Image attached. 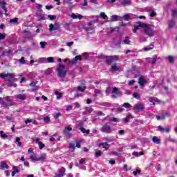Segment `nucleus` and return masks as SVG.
Returning <instances> with one entry per match:
<instances>
[{
    "mask_svg": "<svg viewBox=\"0 0 177 177\" xmlns=\"http://www.w3.org/2000/svg\"><path fill=\"white\" fill-rule=\"evenodd\" d=\"M10 23H19V18L10 19Z\"/></svg>",
    "mask_w": 177,
    "mask_h": 177,
    "instance_id": "79ce46f5",
    "label": "nucleus"
},
{
    "mask_svg": "<svg viewBox=\"0 0 177 177\" xmlns=\"http://www.w3.org/2000/svg\"><path fill=\"white\" fill-rule=\"evenodd\" d=\"M71 131H73V128L71 127H65L63 131V135L68 139H70V138H71V133H70Z\"/></svg>",
    "mask_w": 177,
    "mask_h": 177,
    "instance_id": "39448f33",
    "label": "nucleus"
},
{
    "mask_svg": "<svg viewBox=\"0 0 177 177\" xmlns=\"http://www.w3.org/2000/svg\"><path fill=\"white\" fill-rule=\"evenodd\" d=\"M167 59H168V60H169V62L170 63H174V57H172V56H169V57H167Z\"/></svg>",
    "mask_w": 177,
    "mask_h": 177,
    "instance_id": "864d4df0",
    "label": "nucleus"
},
{
    "mask_svg": "<svg viewBox=\"0 0 177 177\" xmlns=\"http://www.w3.org/2000/svg\"><path fill=\"white\" fill-rule=\"evenodd\" d=\"M8 168H9V165H8V164H6V162H5V161H1V165H0V169H8Z\"/></svg>",
    "mask_w": 177,
    "mask_h": 177,
    "instance_id": "dca6fc26",
    "label": "nucleus"
},
{
    "mask_svg": "<svg viewBox=\"0 0 177 177\" xmlns=\"http://www.w3.org/2000/svg\"><path fill=\"white\" fill-rule=\"evenodd\" d=\"M61 116H62V113L60 112H57L54 114V118H55V120H57V118H59V117H61Z\"/></svg>",
    "mask_w": 177,
    "mask_h": 177,
    "instance_id": "ea45409f",
    "label": "nucleus"
},
{
    "mask_svg": "<svg viewBox=\"0 0 177 177\" xmlns=\"http://www.w3.org/2000/svg\"><path fill=\"white\" fill-rule=\"evenodd\" d=\"M30 160L32 161H44L45 158H46V154H41V156L37 158V156L31 155L30 156Z\"/></svg>",
    "mask_w": 177,
    "mask_h": 177,
    "instance_id": "423d86ee",
    "label": "nucleus"
},
{
    "mask_svg": "<svg viewBox=\"0 0 177 177\" xmlns=\"http://www.w3.org/2000/svg\"><path fill=\"white\" fill-rule=\"evenodd\" d=\"M119 1L120 2V5H122V6H129L131 3V0H124V1L119 0ZM108 2L114 3L115 2V0H108Z\"/></svg>",
    "mask_w": 177,
    "mask_h": 177,
    "instance_id": "0eeeda50",
    "label": "nucleus"
},
{
    "mask_svg": "<svg viewBox=\"0 0 177 177\" xmlns=\"http://www.w3.org/2000/svg\"><path fill=\"white\" fill-rule=\"evenodd\" d=\"M12 50H8L7 52L3 51L1 53V56H8V55H10V53H12Z\"/></svg>",
    "mask_w": 177,
    "mask_h": 177,
    "instance_id": "c85d7f7f",
    "label": "nucleus"
},
{
    "mask_svg": "<svg viewBox=\"0 0 177 177\" xmlns=\"http://www.w3.org/2000/svg\"><path fill=\"white\" fill-rule=\"evenodd\" d=\"M176 15H177V10H172L171 16H176Z\"/></svg>",
    "mask_w": 177,
    "mask_h": 177,
    "instance_id": "680f3d73",
    "label": "nucleus"
},
{
    "mask_svg": "<svg viewBox=\"0 0 177 177\" xmlns=\"http://www.w3.org/2000/svg\"><path fill=\"white\" fill-rule=\"evenodd\" d=\"M46 9L50 10V9H53V6H46Z\"/></svg>",
    "mask_w": 177,
    "mask_h": 177,
    "instance_id": "774afa93",
    "label": "nucleus"
},
{
    "mask_svg": "<svg viewBox=\"0 0 177 177\" xmlns=\"http://www.w3.org/2000/svg\"><path fill=\"white\" fill-rule=\"evenodd\" d=\"M66 174V168L62 167L61 169L59 171L58 174H56V177H63Z\"/></svg>",
    "mask_w": 177,
    "mask_h": 177,
    "instance_id": "9b49d317",
    "label": "nucleus"
},
{
    "mask_svg": "<svg viewBox=\"0 0 177 177\" xmlns=\"http://www.w3.org/2000/svg\"><path fill=\"white\" fill-rule=\"evenodd\" d=\"M38 145L40 150H42V149L45 147V144H44L42 142H39Z\"/></svg>",
    "mask_w": 177,
    "mask_h": 177,
    "instance_id": "58836bf2",
    "label": "nucleus"
},
{
    "mask_svg": "<svg viewBox=\"0 0 177 177\" xmlns=\"http://www.w3.org/2000/svg\"><path fill=\"white\" fill-rule=\"evenodd\" d=\"M4 100H5L6 102H7L8 103H10V102H12V98H10V96H7V97H4Z\"/></svg>",
    "mask_w": 177,
    "mask_h": 177,
    "instance_id": "de8ad7c7",
    "label": "nucleus"
},
{
    "mask_svg": "<svg viewBox=\"0 0 177 177\" xmlns=\"http://www.w3.org/2000/svg\"><path fill=\"white\" fill-rule=\"evenodd\" d=\"M15 142H18V146H21V142H20V138H19V137H17V138H16V139H15Z\"/></svg>",
    "mask_w": 177,
    "mask_h": 177,
    "instance_id": "5fc2aeb1",
    "label": "nucleus"
},
{
    "mask_svg": "<svg viewBox=\"0 0 177 177\" xmlns=\"http://www.w3.org/2000/svg\"><path fill=\"white\" fill-rule=\"evenodd\" d=\"M48 19H49V20H55L56 15H48Z\"/></svg>",
    "mask_w": 177,
    "mask_h": 177,
    "instance_id": "603ef678",
    "label": "nucleus"
},
{
    "mask_svg": "<svg viewBox=\"0 0 177 177\" xmlns=\"http://www.w3.org/2000/svg\"><path fill=\"white\" fill-rule=\"evenodd\" d=\"M60 26H58L55 24V25H53V24H50L49 25V31L52 32V31H56L57 30H59Z\"/></svg>",
    "mask_w": 177,
    "mask_h": 177,
    "instance_id": "9d476101",
    "label": "nucleus"
},
{
    "mask_svg": "<svg viewBox=\"0 0 177 177\" xmlns=\"http://www.w3.org/2000/svg\"><path fill=\"white\" fill-rule=\"evenodd\" d=\"M1 78L3 80H7V86L10 88V86H13V81L10 80L9 78H15V74L13 73H8V74H0Z\"/></svg>",
    "mask_w": 177,
    "mask_h": 177,
    "instance_id": "f257e3e1",
    "label": "nucleus"
},
{
    "mask_svg": "<svg viewBox=\"0 0 177 177\" xmlns=\"http://www.w3.org/2000/svg\"><path fill=\"white\" fill-rule=\"evenodd\" d=\"M118 70H120V68L117 66V64L115 63L111 67L110 71H118Z\"/></svg>",
    "mask_w": 177,
    "mask_h": 177,
    "instance_id": "5701e85b",
    "label": "nucleus"
},
{
    "mask_svg": "<svg viewBox=\"0 0 177 177\" xmlns=\"http://www.w3.org/2000/svg\"><path fill=\"white\" fill-rule=\"evenodd\" d=\"M133 97H135L136 99H137L138 100H140V96L139 95V93H134L133 94Z\"/></svg>",
    "mask_w": 177,
    "mask_h": 177,
    "instance_id": "c9c22d12",
    "label": "nucleus"
},
{
    "mask_svg": "<svg viewBox=\"0 0 177 177\" xmlns=\"http://www.w3.org/2000/svg\"><path fill=\"white\" fill-rule=\"evenodd\" d=\"M149 102H150V105L151 106H154L156 104V98L154 97H150L149 98Z\"/></svg>",
    "mask_w": 177,
    "mask_h": 177,
    "instance_id": "7c9ffc66",
    "label": "nucleus"
},
{
    "mask_svg": "<svg viewBox=\"0 0 177 177\" xmlns=\"http://www.w3.org/2000/svg\"><path fill=\"white\" fill-rule=\"evenodd\" d=\"M143 30L144 32L146 34V35L151 36L153 35V30H151V28L147 24L142 23Z\"/></svg>",
    "mask_w": 177,
    "mask_h": 177,
    "instance_id": "7ed1b4c3",
    "label": "nucleus"
},
{
    "mask_svg": "<svg viewBox=\"0 0 177 177\" xmlns=\"http://www.w3.org/2000/svg\"><path fill=\"white\" fill-rule=\"evenodd\" d=\"M12 169H13V172H15L16 174L20 172V170H19V167H17V166H14Z\"/></svg>",
    "mask_w": 177,
    "mask_h": 177,
    "instance_id": "a18cd8bd",
    "label": "nucleus"
},
{
    "mask_svg": "<svg viewBox=\"0 0 177 177\" xmlns=\"http://www.w3.org/2000/svg\"><path fill=\"white\" fill-rule=\"evenodd\" d=\"M16 99L18 100H26L27 99V96L24 94H19L16 97Z\"/></svg>",
    "mask_w": 177,
    "mask_h": 177,
    "instance_id": "f3484780",
    "label": "nucleus"
},
{
    "mask_svg": "<svg viewBox=\"0 0 177 177\" xmlns=\"http://www.w3.org/2000/svg\"><path fill=\"white\" fill-rule=\"evenodd\" d=\"M95 157H102V151H98L95 152Z\"/></svg>",
    "mask_w": 177,
    "mask_h": 177,
    "instance_id": "8fccbe9b",
    "label": "nucleus"
},
{
    "mask_svg": "<svg viewBox=\"0 0 177 177\" xmlns=\"http://www.w3.org/2000/svg\"><path fill=\"white\" fill-rule=\"evenodd\" d=\"M109 57L112 60V62H117L118 60V56L117 55H112L109 56Z\"/></svg>",
    "mask_w": 177,
    "mask_h": 177,
    "instance_id": "cd10ccee",
    "label": "nucleus"
},
{
    "mask_svg": "<svg viewBox=\"0 0 177 177\" xmlns=\"http://www.w3.org/2000/svg\"><path fill=\"white\" fill-rule=\"evenodd\" d=\"M138 174H142V171L141 170H139V169H137L136 171H133V174L136 176V175H138Z\"/></svg>",
    "mask_w": 177,
    "mask_h": 177,
    "instance_id": "09e8293b",
    "label": "nucleus"
},
{
    "mask_svg": "<svg viewBox=\"0 0 177 177\" xmlns=\"http://www.w3.org/2000/svg\"><path fill=\"white\" fill-rule=\"evenodd\" d=\"M123 169H125L126 171H131V169H132L131 167L128 168V165H127V164L123 165Z\"/></svg>",
    "mask_w": 177,
    "mask_h": 177,
    "instance_id": "c03bdc74",
    "label": "nucleus"
},
{
    "mask_svg": "<svg viewBox=\"0 0 177 177\" xmlns=\"http://www.w3.org/2000/svg\"><path fill=\"white\" fill-rule=\"evenodd\" d=\"M44 122H49V121H50V118H49V116H46L44 118Z\"/></svg>",
    "mask_w": 177,
    "mask_h": 177,
    "instance_id": "4d7b16f0",
    "label": "nucleus"
},
{
    "mask_svg": "<svg viewBox=\"0 0 177 177\" xmlns=\"http://www.w3.org/2000/svg\"><path fill=\"white\" fill-rule=\"evenodd\" d=\"M12 106V104L8 103V102L3 101L1 107H10Z\"/></svg>",
    "mask_w": 177,
    "mask_h": 177,
    "instance_id": "393cba45",
    "label": "nucleus"
},
{
    "mask_svg": "<svg viewBox=\"0 0 177 177\" xmlns=\"http://www.w3.org/2000/svg\"><path fill=\"white\" fill-rule=\"evenodd\" d=\"M174 26H175V21L172 19L169 24V28H174Z\"/></svg>",
    "mask_w": 177,
    "mask_h": 177,
    "instance_id": "2f4dec72",
    "label": "nucleus"
},
{
    "mask_svg": "<svg viewBox=\"0 0 177 177\" xmlns=\"http://www.w3.org/2000/svg\"><path fill=\"white\" fill-rule=\"evenodd\" d=\"M67 75V71H61L59 72H57V77L59 78H64Z\"/></svg>",
    "mask_w": 177,
    "mask_h": 177,
    "instance_id": "4468645a",
    "label": "nucleus"
},
{
    "mask_svg": "<svg viewBox=\"0 0 177 177\" xmlns=\"http://www.w3.org/2000/svg\"><path fill=\"white\" fill-rule=\"evenodd\" d=\"M105 62H106V64H108V66H111V64L113 63V60L110 57H109V59H106Z\"/></svg>",
    "mask_w": 177,
    "mask_h": 177,
    "instance_id": "e433bc0d",
    "label": "nucleus"
},
{
    "mask_svg": "<svg viewBox=\"0 0 177 177\" xmlns=\"http://www.w3.org/2000/svg\"><path fill=\"white\" fill-rule=\"evenodd\" d=\"M123 106L125 107V109H131L132 107V105L131 104L126 102L123 104Z\"/></svg>",
    "mask_w": 177,
    "mask_h": 177,
    "instance_id": "473e14b6",
    "label": "nucleus"
},
{
    "mask_svg": "<svg viewBox=\"0 0 177 177\" xmlns=\"http://www.w3.org/2000/svg\"><path fill=\"white\" fill-rule=\"evenodd\" d=\"M71 17L72 19H78V15H75V13H72V15H71Z\"/></svg>",
    "mask_w": 177,
    "mask_h": 177,
    "instance_id": "e2e57ef3",
    "label": "nucleus"
},
{
    "mask_svg": "<svg viewBox=\"0 0 177 177\" xmlns=\"http://www.w3.org/2000/svg\"><path fill=\"white\" fill-rule=\"evenodd\" d=\"M153 48H154V46L151 44V45L144 48V50H145V52H147V50H151V49H153Z\"/></svg>",
    "mask_w": 177,
    "mask_h": 177,
    "instance_id": "c756f323",
    "label": "nucleus"
},
{
    "mask_svg": "<svg viewBox=\"0 0 177 177\" xmlns=\"http://www.w3.org/2000/svg\"><path fill=\"white\" fill-rule=\"evenodd\" d=\"M100 131L103 133H111V127L106 123L101 127Z\"/></svg>",
    "mask_w": 177,
    "mask_h": 177,
    "instance_id": "20e7f679",
    "label": "nucleus"
},
{
    "mask_svg": "<svg viewBox=\"0 0 177 177\" xmlns=\"http://www.w3.org/2000/svg\"><path fill=\"white\" fill-rule=\"evenodd\" d=\"M169 113H162L160 115H156V119L158 120H165V117H169Z\"/></svg>",
    "mask_w": 177,
    "mask_h": 177,
    "instance_id": "f8f14e48",
    "label": "nucleus"
},
{
    "mask_svg": "<svg viewBox=\"0 0 177 177\" xmlns=\"http://www.w3.org/2000/svg\"><path fill=\"white\" fill-rule=\"evenodd\" d=\"M37 17H38L39 21H43V20H46V17L44 14L42 13H37Z\"/></svg>",
    "mask_w": 177,
    "mask_h": 177,
    "instance_id": "ddd939ff",
    "label": "nucleus"
},
{
    "mask_svg": "<svg viewBox=\"0 0 177 177\" xmlns=\"http://www.w3.org/2000/svg\"><path fill=\"white\" fill-rule=\"evenodd\" d=\"M124 45H131V41L129 40V37H125L124 39L122 41Z\"/></svg>",
    "mask_w": 177,
    "mask_h": 177,
    "instance_id": "4be33fe9",
    "label": "nucleus"
},
{
    "mask_svg": "<svg viewBox=\"0 0 177 177\" xmlns=\"http://www.w3.org/2000/svg\"><path fill=\"white\" fill-rule=\"evenodd\" d=\"M118 20V17L116 15H112L111 17L112 21H117Z\"/></svg>",
    "mask_w": 177,
    "mask_h": 177,
    "instance_id": "4c0bfd02",
    "label": "nucleus"
},
{
    "mask_svg": "<svg viewBox=\"0 0 177 177\" xmlns=\"http://www.w3.org/2000/svg\"><path fill=\"white\" fill-rule=\"evenodd\" d=\"M40 46H41V49H44V48H45V46H46V42H45V41L40 42Z\"/></svg>",
    "mask_w": 177,
    "mask_h": 177,
    "instance_id": "3c124183",
    "label": "nucleus"
},
{
    "mask_svg": "<svg viewBox=\"0 0 177 177\" xmlns=\"http://www.w3.org/2000/svg\"><path fill=\"white\" fill-rule=\"evenodd\" d=\"M75 59L76 60V62H81V60H82V57H81V55H77L75 57Z\"/></svg>",
    "mask_w": 177,
    "mask_h": 177,
    "instance_id": "49530a36",
    "label": "nucleus"
},
{
    "mask_svg": "<svg viewBox=\"0 0 177 177\" xmlns=\"http://www.w3.org/2000/svg\"><path fill=\"white\" fill-rule=\"evenodd\" d=\"M133 110H136L137 111H143V110H145V104H136L134 105Z\"/></svg>",
    "mask_w": 177,
    "mask_h": 177,
    "instance_id": "1a4fd4ad",
    "label": "nucleus"
},
{
    "mask_svg": "<svg viewBox=\"0 0 177 177\" xmlns=\"http://www.w3.org/2000/svg\"><path fill=\"white\" fill-rule=\"evenodd\" d=\"M33 142H35V143L39 144V138H38V137H35V138H33Z\"/></svg>",
    "mask_w": 177,
    "mask_h": 177,
    "instance_id": "bf43d9fd",
    "label": "nucleus"
},
{
    "mask_svg": "<svg viewBox=\"0 0 177 177\" xmlns=\"http://www.w3.org/2000/svg\"><path fill=\"white\" fill-rule=\"evenodd\" d=\"M138 84L140 85H141L142 86H143V85H145V84H147V82L145 78H143V77H140L138 79Z\"/></svg>",
    "mask_w": 177,
    "mask_h": 177,
    "instance_id": "2eb2a0df",
    "label": "nucleus"
},
{
    "mask_svg": "<svg viewBox=\"0 0 177 177\" xmlns=\"http://www.w3.org/2000/svg\"><path fill=\"white\" fill-rule=\"evenodd\" d=\"M55 58L53 57H49L47 58V63H53Z\"/></svg>",
    "mask_w": 177,
    "mask_h": 177,
    "instance_id": "f704fd0d",
    "label": "nucleus"
},
{
    "mask_svg": "<svg viewBox=\"0 0 177 177\" xmlns=\"http://www.w3.org/2000/svg\"><path fill=\"white\" fill-rule=\"evenodd\" d=\"M147 59L151 64H154V63H156V55H154L152 58H148Z\"/></svg>",
    "mask_w": 177,
    "mask_h": 177,
    "instance_id": "bb28decb",
    "label": "nucleus"
},
{
    "mask_svg": "<svg viewBox=\"0 0 177 177\" xmlns=\"http://www.w3.org/2000/svg\"><path fill=\"white\" fill-rule=\"evenodd\" d=\"M69 110H73V105H68L66 106V111H68Z\"/></svg>",
    "mask_w": 177,
    "mask_h": 177,
    "instance_id": "338daca9",
    "label": "nucleus"
},
{
    "mask_svg": "<svg viewBox=\"0 0 177 177\" xmlns=\"http://www.w3.org/2000/svg\"><path fill=\"white\" fill-rule=\"evenodd\" d=\"M77 89L79 92H85L86 88L85 86L84 88H82V86H78Z\"/></svg>",
    "mask_w": 177,
    "mask_h": 177,
    "instance_id": "a19ab883",
    "label": "nucleus"
},
{
    "mask_svg": "<svg viewBox=\"0 0 177 177\" xmlns=\"http://www.w3.org/2000/svg\"><path fill=\"white\" fill-rule=\"evenodd\" d=\"M19 63H21V64H24L26 63V59H24V57H21V59H19Z\"/></svg>",
    "mask_w": 177,
    "mask_h": 177,
    "instance_id": "6e6d98bb",
    "label": "nucleus"
},
{
    "mask_svg": "<svg viewBox=\"0 0 177 177\" xmlns=\"http://www.w3.org/2000/svg\"><path fill=\"white\" fill-rule=\"evenodd\" d=\"M69 63H71V64H75L77 63V60H75V58H74L73 59L70 60Z\"/></svg>",
    "mask_w": 177,
    "mask_h": 177,
    "instance_id": "0e129e2a",
    "label": "nucleus"
},
{
    "mask_svg": "<svg viewBox=\"0 0 177 177\" xmlns=\"http://www.w3.org/2000/svg\"><path fill=\"white\" fill-rule=\"evenodd\" d=\"M39 63H48L47 58L45 57L39 58Z\"/></svg>",
    "mask_w": 177,
    "mask_h": 177,
    "instance_id": "72a5a7b5",
    "label": "nucleus"
},
{
    "mask_svg": "<svg viewBox=\"0 0 177 177\" xmlns=\"http://www.w3.org/2000/svg\"><path fill=\"white\" fill-rule=\"evenodd\" d=\"M122 20H124L125 21H128L129 19H131V16L129 14H125L123 17H121Z\"/></svg>",
    "mask_w": 177,
    "mask_h": 177,
    "instance_id": "b1692460",
    "label": "nucleus"
},
{
    "mask_svg": "<svg viewBox=\"0 0 177 177\" xmlns=\"http://www.w3.org/2000/svg\"><path fill=\"white\" fill-rule=\"evenodd\" d=\"M99 147H100V146H102L103 149H105V150H109V143L108 142H100L98 145Z\"/></svg>",
    "mask_w": 177,
    "mask_h": 177,
    "instance_id": "a211bd4d",
    "label": "nucleus"
},
{
    "mask_svg": "<svg viewBox=\"0 0 177 177\" xmlns=\"http://www.w3.org/2000/svg\"><path fill=\"white\" fill-rule=\"evenodd\" d=\"M100 17H102V19H107V15H106V14L104 12H101Z\"/></svg>",
    "mask_w": 177,
    "mask_h": 177,
    "instance_id": "13d9d810",
    "label": "nucleus"
},
{
    "mask_svg": "<svg viewBox=\"0 0 177 177\" xmlns=\"http://www.w3.org/2000/svg\"><path fill=\"white\" fill-rule=\"evenodd\" d=\"M158 130H159L160 132H166V133H169V131H171V129H165L164 127H161V126H159V127H158Z\"/></svg>",
    "mask_w": 177,
    "mask_h": 177,
    "instance_id": "aec40b11",
    "label": "nucleus"
},
{
    "mask_svg": "<svg viewBox=\"0 0 177 177\" xmlns=\"http://www.w3.org/2000/svg\"><path fill=\"white\" fill-rule=\"evenodd\" d=\"M6 37V35L5 34L0 33V41H1V39H5Z\"/></svg>",
    "mask_w": 177,
    "mask_h": 177,
    "instance_id": "052dcab7",
    "label": "nucleus"
},
{
    "mask_svg": "<svg viewBox=\"0 0 177 177\" xmlns=\"http://www.w3.org/2000/svg\"><path fill=\"white\" fill-rule=\"evenodd\" d=\"M110 92H111V93H113V95H112V97H113L114 99H117V97H118V96H121L122 95V93H121V91H120L118 90V88L117 87H113V88H108L106 90V93H110Z\"/></svg>",
    "mask_w": 177,
    "mask_h": 177,
    "instance_id": "f03ea898",
    "label": "nucleus"
},
{
    "mask_svg": "<svg viewBox=\"0 0 177 177\" xmlns=\"http://www.w3.org/2000/svg\"><path fill=\"white\" fill-rule=\"evenodd\" d=\"M136 24H138L137 26H134V28L133 29V32L136 33L138 30H140V28H143V24L140 21H136L135 22Z\"/></svg>",
    "mask_w": 177,
    "mask_h": 177,
    "instance_id": "6e6552de",
    "label": "nucleus"
},
{
    "mask_svg": "<svg viewBox=\"0 0 177 177\" xmlns=\"http://www.w3.org/2000/svg\"><path fill=\"white\" fill-rule=\"evenodd\" d=\"M55 95H57V99H60L62 96L63 95L62 93H59V91H55Z\"/></svg>",
    "mask_w": 177,
    "mask_h": 177,
    "instance_id": "37998d69",
    "label": "nucleus"
},
{
    "mask_svg": "<svg viewBox=\"0 0 177 177\" xmlns=\"http://www.w3.org/2000/svg\"><path fill=\"white\" fill-rule=\"evenodd\" d=\"M76 147H77V149L81 148V141H78L77 142H76Z\"/></svg>",
    "mask_w": 177,
    "mask_h": 177,
    "instance_id": "69168bd1",
    "label": "nucleus"
},
{
    "mask_svg": "<svg viewBox=\"0 0 177 177\" xmlns=\"http://www.w3.org/2000/svg\"><path fill=\"white\" fill-rule=\"evenodd\" d=\"M65 68H66V66L61 64L58 67L56 68L55 71L59 73L60 71H63L62 70H64Z\"/></svg>",
    "mask_w": 177,
    "mask_h": 177,
    "instance_id": "412c9836",
    "label": "nucleus"
},
{
    "mask_svg": "<svg viewBox=\"0 0 177 177\" xmlns=\"http://www.w3.org/2000/svg\"><path fill=\"white\" fill-rule=\"evenodd\" d=\"M0 5L1 6V9H3V10H4L5 15H7L6 12H8V9L6 8V2L2 1Z\"/></svg>",
    "mask_w": 177,
    "mask_h": 177,
    "instance_id": "6ab92c4d",
    "label": "nucleus"
},
{
    "mask_svg": "<svg viewBox=\"0 0 177 177\" xmlns=\"http://www.w3.org/2000/svg\"><path fill=\"white\" fill-rule=\"evenodd\" d=\"M131 118H133L132 115H131V114L126 116V118H124V120L125 124H128V122H129V120H131Z\"/></svg>",
    "mask_w": 177,
    "mask_h": 177,
    "instance_id": "a878e982",
    "label": "nucleus"
}]
</instances>
